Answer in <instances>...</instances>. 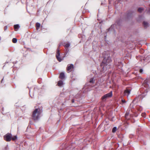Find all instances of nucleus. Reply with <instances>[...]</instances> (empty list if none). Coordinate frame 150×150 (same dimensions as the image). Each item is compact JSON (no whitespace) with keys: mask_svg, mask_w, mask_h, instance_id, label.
<instances>
[{"mask_svg":"<svg viewBox=\"0 0 150 150\" xmlns=\"http://www.w3.org/2000/svg\"><path fill=\"white\" fill-rule=\"evenodd\" d=\"M41 112V110L40 109H36L33 112L32 117L33 119L34 120L38 119Z\"/></svg>","mask_w":150,"mask_h":150,"instance_id":"nucleus-1","label":"nucleus"},{"mask_svg":"<svg viewBox=\"0 0 150 150\" xmlns=\"http://www.w3.org/2000/svg\"><path fill=\"white\" fill-rule=\"evenodd\" d=\"M11 134L8 133L4 136V139L7 142H10L11 140Z\"/></svg>","mask_w":150,"mask_h":150,"instance_id":"nucleus-2","label":"nucleus"},{"mask_svg":"<svg viewBox=\"0 0 150 150\" xmlns=\"http://www.w3.org/2000/svg\"><path fill=\"white\" fill-rule=\"evenodd\" d=\"M74 68V65L71 64H69L67 67V70L68 72H69L72 71Z\"/></svg>","mask_w":150,"mask_h":150,"instance_id":"nucleus-3","label":"nucleus"},{"mask_svg":"<svg viewBox=\"0 0 150 150\" xmlns=\"http://www.w3.org/2000/svg\"><path fill=\"white\" fill-rule=\"evenodd\" d=\"M60 56V52H59V48H58L56 54V57L57 59L60 62L62 61V59L59 57Z\"/></svg>","mask_w":150,"mask_h":150,"instance_id":"nucleus-4","label":"nucleus"},{"mask_svg":"<svg viewBox=\"0 0 150 150\" xmlns=\"http://www.w3.org/2000/svg\"><path fill=\"white\" fill-rule=\"evenodd\" d=\"M112 96V92L111 91L110 93L106 94L103 96L102 99L103 100L108 98L111 97Z\"/></svg>","mask_w":150,"mask_h":150,"instance_id":"nucleus-5","label":"nucleus"},{"mask_svg":"<svg viewBox=\"0 0 150 150\" xmlns=\"http://www.w3.org/2000/svg\"><path fill=\"white\" fill-rule=\"evenodd\" d=\"M65 77V74L64 73L61 72L59 74V78L61 79H63Z\"/></svg>","mask_w":150,"mask_h":150,"instance_id":"nucleus-6","label":"nucleus"},{"mask_svg":"<svg viewBox=\"0 0 150 150\" xmlns=\"http://www.w3.org/2000/svg\"><path fill=\"white\" fill-rule=\"evenodd\" d=\"M130 93V90L126 89L124 91V93L125 95H126L127 94L129 95Z\"/></svg>","mask_w":150,"mask_h":150,"instance_id":"nucleus-7","label":"nucleus"},{"mask_svg":"<svg viewBox=\"0 0 150 150\" xmlns=\"http://www.w3.org/2000/svg\"><path fill=\"white\" fill-rule=\"evenodd\" d=\"M20 27L18 24L15 25H14V28L15 31H16Z\"/></svg>","mask_w":150,"mask_h":150,"instance_id":"nucleus-8","label":"nucleus"},{"mask_svg":"<svg viewBox=\"0 0 150 150\" xmlns=\"http://www.w3.org/2000/svg\"><path fill=\"white\" fill-rule=\"evenodd\" d=\"M40 26V24L38 23H37L36 24V28L37 30L39 29Z\"/></svg>","mask_w":150,"mask_h":150,"instance_id":"nucleus-9","label":"nucleus"},{"mask_svg":"<svg viewBox=\"0 0 150 150\" xmlns=\"http://www.w3.org/2000/svg\"><path fill=\"white\" fill-rule=\"evenodd\" d=\"M63 84V82L62 81H59L57 83V85L58 86H62V85Z\"/></svg>","mask_w":150,"mask_h":150,"instance_id":"nucleus-10","label":"nucleus"},{"mask_svg":"<svg viewBox=\"0 0 150 150\" xmlns=\"http://www.w3.org/2000/svg\"><path fill=\"white\" fill-rule=\"evenodd\" d=\"M144 10V9L142 8H139L138 9V11L139 12L141 13Z\"/></svg>","mask_w":150,"mask_h":150,"instance_id":"nucleus-11","label":"nucleus"},{"mask_svg":"<svg viewBox=\"0 0 150 150\" xmlns=\"http://www.w3.org/2000/svg\"><path fill=\"white\" fill-rule=\"evenodd\" d=\"M17 139V137L16 136H14L12 137L11 136V140L13 141H15Z\"/></svg>","mask_w":150,"mask_h":150,"instance_id":"nucleus-12","label":"nucleus"},{"mask_svg":"<svg viewBox=\"0 0 150 150\" xmlns=\"http://www.w3.org/2000/svg\"><path fill=\"white\" fill-rule=\"evenodd\" d=\"M12 41L13 43H16L17 42V39L16 38H13L12 39Z\"/></svg>","mask_w":150,"mask_h":150,"instance_id":"nucleus-13","label":"nucleus"},{"mask_svg":"<svg viewBox=\"0 0 150 150\" xmlns=\"http://www.w3.org/2000/svg\"><path fill=\"white\" fill-rule=\"evenodd\" d=\"M69 46H70V44L69 43H67L66 44L64 45V47L65 48H68V47H69Z\"/></svg>","mask_w":150,"mask_h":150,"instance_id":"nucleus-14","label":"nucleus"},{"mask_svg":"<svg viewBox=\"0 0 150 150\" xmlns=\"http://www.w3.org/2000/svg\"><path fill=\"white\" fill-rule=\"evenodd\" d=\"M116 129H117V128H116V127H114L113 128V129H112V132L113 133H114V132H115V131H116Z\"/></svg>","mask_w":150,"mask_h":150,"instance_id":"nucleus-15","label":"nucleus"},{"mask_svg":"<svg viewBox=\"0 0 150 150\" xmlns=\"http://www.w3.org/2000/svg\"><path fill=\"white\" fill-rule=\"evenodd\" d=\"M143 24L144 26L145 27H146L148 25V23L147 22H144L143 23Z\"/></svg>","mask_w":150,"mask_h":150,"instance_id":"nucleus-16","label":"nucleus"},{"mask_svg":"<svg viewBox=\"0 0 150 150\" xmlns=\"http://www.w3.org/2000/svg\"><path fill=\"white\" fill-rule=\"evenodd\" d=\"M142 116L143 117H145L146 116V114L145 113H143L142 114Z\"/></svg>","mask_w":150,"mask_h":150,"instance_id":"nucleus-17","label":"nucleus"},{"mask_svg":"<svg viewBox=\"0 0 150 150\" xmlns=\"http://www.w3.org/2000/svg\"><path fill=\"white\" fill-rule=\"evenodd\" d=\"M93 79H91L90 81V83H92L93 82Z\"/></svg>","mask_w":150,"mask_h":150,"instance_id":"nucleus-18","label":"nucleus"},{"mask_svg":"<svg viewBox=\"0 0 150 150\" xmlns=\"http://www.w3.org/2000/svg\"><path fill=\"white\" fill-rule=\"evenodd\" d=\"M143 71V70L142 69H140V70H139V72L140 73H142Z\"/></svg>","mask_w":150,"mask_h":150,"instance_id":"nucleus-19","label":"nucleus"},{"mask_svg":"<svg viewBox=\"0 0 150 150\" xmlns=\"http://www.w3.org/2000/svg\"><path fill=\"white\" fill-rule=\"evenodd\" d=\"M122 102L123 103H125V101L124 100H122Z\"/></svg>","mask_w":150,"mask_h":150,"instance_id":"nucleus-20","label":"nucleus"},{"mask_svg":"<svg viewBox=\"0 0 150 150\" xmlns=\"http://www.w3.org/2000/svg\"><path fill=\"white\" fill-rule=\"evenodd\" d=\"M72 103H74V100H72Z\"/></svg>","mask_w":150,"mask_h":150,"instance_id":"nucleus-21","label":"nucleus"},{"mask_svg":"<svg viewBox=\"0 0 150 150\" xmlns=\"http://www.w3.org/2000/svg\"><path fill=\"white\" fill-rule=\"evenodd\" d=\"M127 114L126 113V114H125V117H127Z\"/></svg>","mask_w":150,"mask_h":150,"instance_id":"nucleus-22","label":"nucleus"},{"mask_svg":"<svg viewBox=\"0 0 150 150\" xmlns=\"http://www.w3.org/2000/svg\"><path fill=\"white\" fill-rule=\"evenodd\" d=\"M142 52H144V50H142Z\"/></svg>","mask_w":150,"mask_h":150,"instance_id":"nucleus-23","label":"nucleus"},{"mask_svg":"<svg viewBox=\"0 0 150 150\" xmlns=\"http://www.w3.org/2000/svg\"><path fill=\"white\" fill-rule=\"evenodd\" d=\"M149 12L150 13V9L149 11Z\"/></svg>","mask_w":150,"mask_h":150,"instance_id":"nucleus-24","label":"nucleus"},{"mask_svg":"<svg viewBox=\"0 0 150 150\" xmlns=\"http://www.w3.org/2000/svg\"><path fill=\"white\" fill-rule=\"evenodd\" d=\"M149 6H150V5H149Z\"/></svg>","mask_w":150,"mask_h":150,"instance_id":"nucleus-25","label":"nucleus"}]
</instances>
